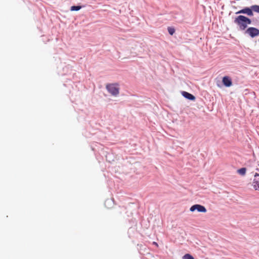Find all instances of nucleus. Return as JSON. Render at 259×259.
Returning <instances> with one entry per match:
<instances>
[{
	"mask_svg": "<svg viewBox=\"0 0 259 259\" xmlns=\"http://www.w3.org/2000/svg\"><path fill=\"white\" fill-rule=\"evenodd\" d=\"M252 185L255 190L259 191V174H255Z\"/></svg>",
	"mask_w": 259,
	"mask_h": 259,
	"instance_id": "obj_5",
	"label": "nucleus"
},
{
	"mask_svg": "<svg viewBox=\"0 0 259 259\" xmlns=\"http://www.w3.org/2000/svg\"><path fill=\"white\" fill-rule=\"evenodd\" d=\"M252 10L253 11L259 13V6L258 5H253L251 6Z\"/></svg>",
	"mask_w": 259,
	"mask_h": 259,
	"instance_id": "obj_10",
	"label": "nucleus"
},
{
	"mask_svg": "<svg viewBox=\"0 0 259 259\" xmlns=\"http://www.w3.org/2000/svg\"><path fill=\"white\" fill-rule=\"evenodd\" d=\"M108 92L113 96H117L119 93V88L118 83H108L106 85Z\"/></svg>",
	"mask_w": 259,
	"mask_h": 259,
	"instance_id": "obj_2",
	"label": "nucleus"
},
{
	"mask_svg": "<svg viewBox=\"0 0 259 259\" xmlns=\"http://www.w3.org/2000/svg\"><path fill=\"white\" fill-rule=\"evenodd\" d=\"M81 9L80 6H72L70 8L71 11H78Z\"/></svg>",
	"mask_w": 259,
	"mask_h": 259,
	"instance_id": "obj_12",
	"label": "nucleus"
},
{
	"mask_svg": "<svg viewBox=\"0 0 259 259\" xmlns=\"http://www.w3.org/2000/svg\"><path fill=\"white\" fill-rule=\"evenodd\" d=\"M168 31L170 35H172L175 32V29L172 27H168Z\"/></svg>",
	"mask_w": 259,
	"mask_h": 259,
	"instance_id": "obj_13",
	"label": "nucleus"
},
{
	"mask_svg": "<svg viewBox=\"0 0 259 259\" xmlns=\"http://www.w3.org/2000/svg\"><path fill=\"white\" fill-rule=\"evenodd\" d=\"M237 172L241 176H244L246 172V168L242 167L237 170Z\"/></svg>",
	"mask_w": 259,
	"mask_h": 259,
	"instance_id": "obj_9",
	"label": "nucleus"
},
{
	"mask_svg": "<svg viewBox=\"0 0 259 259\" xmlns=\"http://www.w3.org/2000/svg\"><path fill=\"white\" fill-rule=\"evenodd\" d=\"M182 95L186 98L189 99V100H192V101H194L195 100V97L194 96H193V95L187 92H182Z\"/></svg>",
	"mask_w": 259,
	"mask_h": 259,
	"instance_id": "obj_8",
	"label": "nucleus"
},
{
	"mask_svg": "<svg viewBox=\"0 0 259 259\" xmlns=\"http://www.w3.org/2000/svg\"><path fill=\"white\" fill-rule=\"evenodd\" d=\"M223 83L227 87H231L232 85V80L228 76H224L222 79Z\"/></svg>",
	"mask_w": 259,
	"mask_h": 259,
	"instance_id": "obj_7",
	"label": "nucleus"
},
{
	"mask_svg": "<svg viewBox=\"0 0 259 259\" xmlns=\"http://www.w3.org/2000/svg\"><path fill=\"white\" fill-rule=\"evenodd\" d=\"M183 259H194V258L191 254L187 253L183 256Z\"/></svg>",
	"mask_w": 259,
	"mask_h": 259,
	"instance_id": "obj_11",
	"label": "nucleus"
},
{
	"mask_svg": "<svg viewBox=\"0 0 259 259\" xmlns=\"http://www.w3.org/2000/svg\"><path fill=\"white\" fill-rule=\"evenodd\" d=\"M196 210H197L198 212H206L207 211L206 209L204 206L200 204L193 205L190 208V210L192 212H193Z\"/></svg>",
	"mask_w": 259,
	"mask_h": 259,
	"instance_id": "obj_4",
	"label": "nucleus"
},
{
	"mask_svg": "<svg viewBox=\"0 0 259 259\" xmlns=\"http://www.w3.org/2000/svg\"><path fill=\"white\" fill-rule=\"evenodd\" d=\"M245 33L251 37H254L259 35V30L255 27H250L246 30Z\"/></svg>",
	"mask_w": 259,
	"mask_h": 259,
	"instance_id": "obj_3",
	"label": "nucleus"
},
{
	"mask_svg": "<svg viewBox=\"0 0 259 259\" xmlns=\"http://www.w3.org/2000/svg\"><path fill=\"white\" fill-rule=\"evenodd\" d=\"M234 23L238 26L240 30H244L247 27V25L251 24V21L244 16L239 15L235 18Z\"/></svg>",
	"mask_w": 259,
	"mask_h": 259,
	"instance_id": "obj_1",
	"label": "nucleus"
},
{
	"mask_svg": "<svg viewBox=\"0 0 259 259\" xmlns=\"http://www.w3.org/2000/svg\"><path fill=\"white\" fill-rule=\"evenodd\" d=\"M253 10H252L251 7L250 8H245L238 12H236V14H246L248 16H252L253 15Z\"/></svg>",
	"mask_w": 259,
	"mask_h": 259,
	"instance_id": "obj_6",
	"label": "nucleus"
}]
</instances>
